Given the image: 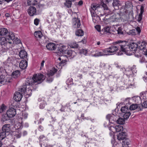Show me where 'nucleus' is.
Wrapping results in <instances>:
<instances>
[{"label":"nucleus","instance_id":"nucleus-14","mask_svg":"<svg viewBox=\"0 0 147 147\" xmlns=\"http://www.w3.org/2000/svg\"><path fill=\"white\" fill-rule=\"evenodd\" d=\"M10 32H8L7 30L5 28H0V35L1 36H4L6 35L8 36L9 33Z\"/></svg>","mask_w":147,"mask_h":147},{"label":"nucleus","instance_id":"nucleus-49","mask_svg":"<svg viewBox=\"0 0 147 147\" xmlns=\"http://www.w3.org/2000/svg\"><path fill=\"white\" fill-rule=\"evenodd\" d=\"M39 21V19L37 18L35 19L34 21V24L36 26L38 25V24Z\"/></svg>","mask_w":147,"mask_h":147},{"label":"nucleus","instance_id":"nucleus-53","mask_svg":"<svg viewBox=\"0 0 147 147\" xmlns=\"http://www.w3.org/2000/svg\"><path fill=\"white\" fill-rule=\"evenodd\" d=\"M45 106V104L44 103H41L40 105V108L41 109H43Z\"/></svg>","mask_w":147,"mask_h":147},{"label":"nucleus","instance_id":"nucleus-3","mask_svg":"<svg viewBox=\"0 0 147 147\" xmlns=\"http://www.w3.org/2000/svg\"><path fill=\"white\" fill-rule=\"evenodd\" d=\"M65 47L63 45H61L59 52H58V53H61L64 56L67 57H73L75 56V53L74 51H72L71 50H65Z\"/></svg>","mask_w":147,"mask_h":147},{"label":"nucleus","instance_id":"nucleus-60","mask_svg":"<svg viewBox=\"0 0 147 147\" xmlns=\"http://www.w3.org/2000/svg\"><path fill=\"white\" fill-rule=\"evenodd\" d=\"M135 56L136 57H139L140 56V54L136 53L135 54Z\"/></svg>","mask_w":147,"mask_h":147},{"label":"nucleus","instance_id":"nucleus-63","mask_svg":"<svg viewBox=\"0 0 147 147\" xmlns=\"http://www.w3.org/2000/svg\"><path fill=\"white\" fill-rule=\"evenodd\" d=\"M66 61L65 60H64L63 61H62L60 62V64H63V65H64V64L65 62Z\"/></svg>","mask_w":147,"mask_h":147},{"label":"nucleus","instance_id":"nucleus-24","mask_svg":"<svg viewBox=\"0 0 147 147\" xmlns=\"http://www.w3.org/2000/svg\"><path fill=\"white\" fill-rule=\"evenodd\" d=\"M57 69L55 68H53L52 70H51L48 71L47 74V76H52L54 75V74L57 71Z\"/></svg>","mask_w":147,"mask_h":147},{"label":"nucleus","instance_id":"nucleus-30","mask_svg":"<svg viewBox=\"0 0 147 147\" xmlns=\"http://www.w3.org/2000/svg\"><path fill=\"white\" fill-rule=\"evenodd\" d=\"M123 129V127L121 125H118L115 126V131L119 132L122 131Z\"/></svg>","mask_w":147,"mask_h":147},{"label":"nucleus","instance_id":"nucleus-17","mask_svg":"<svg viewBox=\"0 0 147 147\" xmlns=\"http://www.w3.org/2000/svg\"><path fill=\"white\" fill-rule=\"evenodd\" d=\"M112 5L115 9H118L119 8V6L120 5L119 1V0H113Z\"/></svg>","mask_w":147,"mask_h":147},{"label":"nucleus","instance_id":"nucleus-55","mask_svg":"<svg viewBox=\"0 0 147 147\" xmlns=\"http://www.w3.org/2000/svg\"><path fill=\"white\" fill-rule=\"evenodd\" d=\"M75 4H78V5L79 6H81L83 4V1L82 0H80L78 2L76 3Z\"/></svg>","mask_w":147,"mask_h":147},{"label":"nucleus","instance_id":"nucleus-2","mask_svg":"<svg viewBox=\"0 0 147 147\" xmlns=\"http://www.w3.org/2000/svg\"><path fill=\"white\" fill-rule=\"evenodd\" d=\"M44 76L41 74L34 75L33 78H28L25 84H24L21 87L19 88V92L23 94H24L26 92L27 86L32 85H36L41 83L45 79Z\"/></svg>","mask_w":147,"mask_h":147},{"label":"nucleus","instance_id":"nucleus-54","mask_svg":"<svg viewBox=\"0 0 147 147\" xmlns=\"http://www.w3.org/2000/svg\"><path fill=\"white\" fill-rule=\"evenodd\" d=\"M43 138L45 140H46V138L44 136L42 135L40 136L39 137V139L40 142H41L42 141V139Z\"/></svg>","mask_w":147,"mask_h":147},{"label":"nucleus","instance_id":"nucleus-32","mask_svg":"<svg viewBox=\"0 0 147 147\" xmlns=\"http://www.w3.org/2000/svg\"><path fill=\"white\" fill-rule=\"evenodd\" d=\"M7 133L4 131H2L0 133V140H2L6 137Z\"/></svg>","mask_w":147,"mask_h":147},{"label":"nucleus","instance_id":"nucleus-21","mask_svg":"<svg viewBox=\"0 0 147 147\" xmlns=\"http://www.w3.org/2000/svg\"><path fill=\"white\" fill-rule=\"evenodd\" d=\"M147 45L146 43L144 41L142 42L140 45L139 46V49L141 50H143L145 52V51L147 49H146V45Z\"/></svg>","mask_w":147,"mask_h":147},{"label":"nucleus","instance_id":"nucleus-61","mask_svg":"<svg viewBox=\"0 0 147 147\" xmlns=\"http://www.w3.org/2000/svg\"><path fill=\"white\" fill-rule=\"evenodd\" d=\"M43 129V127L42 126L40 125L39 127V130L40 131H41Z\"/></svg>","mask_w":147,"mask_h":147},{"label":"nucleus","instance_id":"nucleus-51","mask_svg":"<svg viewBox=\"0 0 147 147\" xmlns=\"http://www.w3.org/2000/svg\"><path fill=\"white\" fill-rule=\"evenodd\" d=\"M95 28L98 31L100 32V25H97L95 26Z\"/></svg>","mask_w":147,"mask_h":147},{"label":"nucleus","instance_id":"nucleus-44","mask_svg":"<svg viewBox=\"0 0 147 147\" xmlns=\"http://www.w3.org/2000/svg\"><path fill=\"white\" fill-rule=\"evenodd\" d=\"M47 82H50L53 81V78L51 76H47Z\"/></svg>","mask_w":147,"mask_h":147},{"label":"nucleus","instance_id":"nucleus-8","mask_svg":"<svg viewBox=\"0 0 147 147\" xmlns=\"http://www.w3.org/2000/svg\"><path fill=\"white\" fill-rule=\"evenodd\" d=\"M100 4L101 6L100 7L102 9V10H104L108 11L105 13L107 15L111 14V12L109 9V8L106 4L104 2L102 1L100 2Z\"/></svg>","mask_w":147,"mask_h":147},{"label":"nucleus","instance_id":"nucleus-48","mask_svg":"<svg viewBox=\"0 0 147 147\" xmlns=\"http://www.w3.org/2000/svg\"><path fill=\"white\" fill-rule=\"evenodd\" d=\"M145 75L143 76V78L144 81L146 82H147V72H145Z\"/></svg>","mask_w":147,"mask_h":147},{"label":"nucleus","instance_id":"nucleus-50","mask_svg":"<svg viewBox=\"0 0 147 147\" xmlns=\"http://www.w3.org/2000/svg\"><path fill=\"white\" fill-rule=\"evenodd\" d=\"M142 106L144 108H147V100L145 101L142 104Z\"/></svg>","mask_w":147,"mask_h":147},{"label":"nucleus","instance_id":"nucleus-5","mask_svg":"<svg viewBox=\"0 0 147 147\" xmlns=\"http://www.w3.org/2000/svg\"><path fill=\"white\" fill-rule=\"evenodd\" d=\"M91 8L93 11H95L96 13L100 14V16H102V14H100V11H102V8H101V5L100 4L97 3H93L91 5Z\"/></svg>","mask_w":147,"mask_h":147},{"label":"nucleus","instance_id":"nucleus-16","mask_svg":"<svg viewBox=\"0 0 147 147\" xmlns=\"http://www.w3.org/2000/svg\"><path fill=\"white\" fill-rule=\"evenodd\" d=\"M126 138L125 133L124 132H121L119 133L117 136V138L119 140H123Z\"/></svg>","mask_w":147,"mask_h":147},{"label":"nucleus","instance_id":"nucleus-18","mask_svg":"<svg viewBox=\"0 0 147 147\" xmlns=\"http://www.w3.org/2000/svg\"><path fill=\"white\" fill-rule=\"evenodd\" d=\"M144 55L140 59V61L141 63L144 62L147 64V50L144 52Z\"/></svg>","mask_w":147,"mask_h":147},{"label":"nucleus","instance_id":"nucleus-45","mask_svg":"<svg viewBox=\"0 0 147 147\" xmlns=\"http://www.w3.org/2000/svg\"><path fill=\"white\" fill-rule=\"evenodd\" d=\"M136 32H137L138 34H139L141 32V29L139 27H137L136 28L134 29Z\"/></svg>","mask_w":147,"mask_h":147},{"label":"nucleus","instance_id":"nucleus-13","mask_svg":"<svg viewBox=\"0 0 147 147\" xmlns=\"http://www.w3.org/2000/svg\"><path fill=\"white\" fill-rule=\"evenodd\" d=\"M28 62L25 60H22L19 63V66L22 69H26L27 67Z\"/></svg>","mask_w":147,"mask_h":147},{"label":"nucleus","instance_id":"nucleus-46","mask_svg":"<svg viewBox=\"0 0 147 147\" xmlns=\"http://www.w3.org/2000/svg\"><path fill=\"white\" fill-rule=\"evenodd\" d=\"M129 34H131L132 35H136V32L135 31L134 29H133L132 30L129 31Z\"/></svg>","mask_w":147,"mask_h":147},{"label":"nucleus","instance_id":"nucleus-33","mask_svg":"<svg viewBox=\"0 0 147 147\" xmlns=\"http://www.w3.org/2000/svg\"><path fill=\"white\" fill-rule=\"evenodd\" d=\"M117 123L119 124H123L125 123V120L124 118L123 119L121 118L120 117L117 121Z\"/></svg>","mask_w":147,"mask_h":147},{"label":"nucleus","instance_id":"nucleus-11","mask_svg":"<svg viewBox=\"0 0 147 147\" xmlns=\"http://www.w3.org/2000/svg\"><path fill=\"white\" fill-rule=\"evenodd\" d=\"M27 11L29 15L31 16H33L36 15V10L35 7L30 6L28 9Z\"/></svg>","mask_w":147,"mask_h":147},{"label":"nucleus","instance_id":"nucleus-10","mask_svg":"<svg viewBox=\"0 0 147 147\" xmlns=\"http://www.w3.org/2000/svg\"><path fill=\"white\" fill-rule=\"evenodd\" d=\"M7 115L11 118L14 117L16 114V110L13 108H10L7 111Z\"/></svg>","mask_w":147,"mask_h":147},{"label":"nucleus","instance_id":"nucleus-52","mask_svg":"<svg viewBox=\"0 0 147 147\" xmlns=\"http://www.w3.org/2000/svg\"><path fill=\"white\" fill-rule=\"evenodd\" d=\"M106 118L109 120V122H110V120L111 119H112V117L111 115L109 114L107 115Z\"/></svg>","mask_w":147,"mask_h":147},{"label":"nucleus","instance_id":"nucleus-12","mask_svg":"<svg viewBox=\"0 0 147 147\" xmlns=\"http://www.w3.org/2000/svg\"><path fill=\"white\" fill-rule=\"evenodd\" d=\"M22 93L19 92H15L13 97L14 100L17 102L20 101L22 97Z\"/></svg>","mask_w":147,"mask_h":147},{"label":"nucleus","instance_id":"nucleus-1","mask_svg":"<svg viewBox=\"0 0 147 147\" xmlns=\"http://www.w3.org/2000/svg\"><path fill=\"white\" fill-rule=\"evenodd\" d=\"M115 43L117 44V46L111 45L104 50V52L109 54V55H112V53L115 52L119 48L120 50L124 52L127 55H131L134 53L132 51H136L138 48V44L135 42H132L129 45L125 41L119 40L115 42Z\"/></svg>","mask_w":147,"mask_h":147},{"label":"nucleus","instance_id":"nucleus-40","mask_svg":"<svg viewBox=\"0 0 147 147\" xmlns=\"http://www.w3.org/2000/svg\"><path fill=\"white\" fill-rule=\"evenodd\" d=\"M100 17L97 15H96V16L92 17L93 21L94 23L98 22L100 20Z\"/></svg>","mask_w":147,"mask_h":147},{"label":"nucleus","instance_id":"nucleus-28","mask_svg":"<svg viewBox=\"0 0 147 147\" xmlns=\"http://www.w3.org/2000/svg\"><path fill=\"white\" fill-rule=\"evenodd\" d=\"M69 46L72 48H77L78 47V45L76 43L74 42H71L69 44Z\"/></svg>","mask_w":147,"mask_h":147},{"label":"nucleus","instance_id":"nucleus-19","mask_svg":"<svg viewBox=\"0 0 147 147\" xmlns=\"http://www.w3.org/2000/svg\"><path fill=\"white\" fill-rule=\"evenodd\" d=\"M10 126L9 124L5 125L2 127V131H4L8 133L10 130Z\"/></svg>","mask_w":147,"mask_h":147},{"label":"nucleus","instance_id":"nucleus-7","mask_svg":"<svg viewBox=\"0 0 147 147\" xmlns=\"http://www.w3.org/2000/svg\"><path fill=\"white\" fill-rule=\"evenodd\" d=\"M46 47L48 49L55 51L56 52L58 53V52H59L60 50L61 46H56L55 44L51 42L47 44Z\"/></svg>","mask_w":147,"mask_h":147},{"label":"nucleus","instance_id":"nucleus-22","mask_svg":"<svg viewBox=\"0 0 147 147\" xmlns=\"http://www.w3.org/2000/svg\"><path fill=\"white\" fill-rule=\"evenodd\" d=\"M7 36H6V38L2 37H0V45H4L6 43H8L9 41H7V40H8L7 38Z\"/></svg>","mask_w":147,"mask_h":147},{"label":"nucleus","instance_id":"nucleus-36","mask_svg":"<svg viewBox=\"0 0 147 147\" xmlns=\"http://www.w3.org/2000/svg\"><path fill=\"white\" fill-rule=\"evenodd\" d=\"M121 110L122 112L124 113H127V112H129L128 107L126 106L122 107L121 108Z\"/></svg>","mask_w":147,"mask_h":147},{"label":"nucleus","instance_id":"nucleus-57","mask_svg":"<svg viewBox=\"0 0 147 147\" xmlns=\"http://www.w3.org/2000/svg\"><path fill=\"white\" fill-rule=\"evenodd\" d=\"M113 1V0H105V2L107 4H109L110 2H111Z\"/></svg>","mask_w":147,"mask_h":147},{"label":"nucleus","instance_id":"nucleus-38","mask_svg":"<svg viewBox=\"0 0 147 147\" xmlns=\"http://www.w3.org/2000/svg\"><path fill=\"white\" fill-rule=\"evenodd\" d=\"M140 9H141L140 13L139 15L138 18V20H137L139 22H140L141 21V20L142 19V14L143 13V10L142 9V7H141Z\"/></svg>","mask_w":147,"mask_h":147},{"label":"nucleus","instance_id":"nucleus-47","mask_svg":"<svg viewBox=\"0 0 147 147\" xmlns=\"http://www.w3.org/2000/svg\"><path fill=\"white\" fill-rule=\"evenodd\" d=\"M109 129L113 132H114L115 131V127H114L113 126H111L109 127Z\"/></svg>","mask_w":147,"mask_h":147},{"label":"nucleus","instance_id":"nucleus-29","mask_svg":"<svg viewBox=\"0 0 147 147\" xmlns=\"http://www.w3.org/2000/svg\"><path fill=\"white\" fill-rule=\"evenodd\" d=\"M20 75V72L18 70L14 71L12 73V76L14 78H16Z\"/></svg>","mask_w":147,"mask_h":147},{"label":"nucleus","instance_id":"nucleus-35","mask_svg":"<svg viewBox=\"0 0 147 147\" xmlns=\"http://www.w3.org/2000/svg\"><path fill=\"white\" fill-rule=\"evenodd\" d=\"M72 2L69 1L67 0L64 3L65 5L67 8H69L71 7Z\"/></svg>","mask_w":147,"mask_h":147},{"label":"nucleus","instance_id":"nucleus-20","mask_svg":"<svg viewBox=\"0 0 147 147\" xmlns=\"http://www.w3.org/2000/svg\"><path fill=\"white\" fill-rule=\"evenodd\" d=\"M19 55L21 58L23 59L27 57V54L25 51L24 50H22L20 52Z\"/></svg>","mask_w":147,"mask_h":147},{"label":"nucleus","instance_id":"nucleus-9","mask_svg":"<svg viewBox=\"0 0 147 147\" xmlns=\"http://www.w3.org/2000/svg\"><path fill=\"white\" fill-rule=\"evenodd\" d=\"M72 21L73 26L74 28H78L80 27L81 24L79 19L74 18L73 19Z\"/></svg>","mask_w":147,"mask_h":147},{"label":"nucleus","instance_id":"nucleus-6","mask_svg":"<svg viewBox=\"0 0 147 147\" xmlns=\"http://www.w3.org/2000/svg\"><path fill=\"white\" fill-rule=\"evenodd\" d=\"M12 81L10 77L7 75H1L0 76V83L3 85L10 83Z\"/></svg>","mask_w":147,"mask_h":147},{"label":"nucleus","instance_id":"nucleus-62","mask_svg":"<svg viewBox=\"0 0 147 147\" xmlns=\"http://www.w3.org/2000/svg\"><path fill=\"white\" fill-rule=\"evenodd\" d=\"M27 131H23V136H25L27 135Z\"/></svg>","mask_w":147,"mask_h":147},{"label":"nucleus","instance_id":"nucleus-23","mask_svg":"<svg viewBox=\"0 0 147 147\" xmlns=\"http://www.w3.org/2000/svg\"><path fill=\"white\" fill-rule=\"evenodd\" d=\"M138 109L140 110H141V107L138 106L136 104H133L130 107L129 109L130 110H134L136 109Z\"/></svg>","mask_w":147,"mask_h":147},{"label":"nucleus","instance_id":"nucleus-59","mask_svg":"<svg viewBox=\"0 0 147 147\" xmlns=\"http://www.w3.org/2000/svg\"><path fill=\"white\" fill-rule=\"evenodd\" d=\"M45 63V61L44 60H42L41 63V67L40 68L42 67H43L44 66V63Z\"/></svg>","mask_w":147,"mask_h":147},{"label":"nucleus","instance_id":"nucleus-31","mask_svg":"<svg viewBox=\"0 0 147 147\" xmlns=\"http://www.w3.org/2000/svg\"><path fill=\"white\" fill-rule=\"evenodd\" d=\"M76 34L78 36H82L84 34L83 31L82 30H78L76 32Z\"/></svg>","mask_w":147,"mask_h":147},{"label":"nucleus","instance_id":"nucleus-27","mask_svg":"<svg viewBox=\"0 0 147 147\" xmlns=\"http://www.w3.org/2000/svg\"><path fill=\"white\" fill-rule=\"evenodd\" d=\"M34 35L36 38H40L42 36V34L40 31H36L34 33Z\"/></svg>","mask_w":147,"mask_h":147},{"label":"nucleus","instance_id":"nucleus-4","mask_svg":"<svg viewBox=\"0 0 147 147\" xmlns=\"http://www.w3.org/2000/svg\"><path fill=\"white\" fill-rule=\"evenodd\" d=\"M7 38L8 40H11V41H9L8 43L9 44L16 43V44H19L21 42V40L18 38H15L14 34L12 32L9 33L8 35L7 36Z\"/></svg>","mask_w":147,"mask_h":147},{"label":"nucleus","instance_id":"nucleus-34","mask_svg":"<svg viewBox=\"0 0 147 147\" xmlns=\"http://www.w3.org/2000/svg\"><path fill=\"white\" fill-rule=\"evenodd\" d=\"M7 108V107L4 104H2L0 106V113L4 112Z\"/></svg>","mask_w":147,"mask_h":147},{"label":"nucleus","instance_id":"nucleus-56","mask_svg":"<svg viewBox=\"0 0 147 147\" xmlns=\"http://www.w3.org/2000/svg\"><path fill=\"white\" fill-rule=\"evenodd\" d=\"M90 12L91 13V16L92 17L96 16V14H95V11H93L92 9H91L90 10Z\"/></svg>","mask_w":147,"mask_h":147},{"label":"nucleus","instance_id":"nucleus-42","mask_svg":"<svg viewBox=\"0 0 147 147\" xmlns=\"http://www.w3.org/2000/svg\"><path fill=\"white\" fill-rule=\"evenodd\" d=\"M24 94L30 96L32 94V90L28 88L27 89H26V92Z\"/></svg>","mask_w":147,"mask_h":147},{"label":"nucleus","instance_id":"nucleus-37","mask_svg":"<svg viewBox=\"0 0 147 147\" xmlns=\"http://www.w3.org/2000/svg\"><path fill=\"white\" fill-rule=\"evenodd\" d=\"M110 31V28L109 27H105L101 31V32L103 33H107L109 32Z\"/></svg>","mask_w":147,"mask_h":147},{"label":"nucleus","instance_id":"nucleus-15","mask_svg":"<svg viewBox=\"0 0 147 147\" xmlns=\"http://www.w3.org/2000/svg\"><path fill=\"white\" fill-rule=\"evenodd\" d=\"M107 55H109V54L108 53H105L104 52V51H103V52L96 51H95V54H94L93 56H94L96 57L101 56H105Z\"/></svg>","mask_w":147,"mask_h":147},{"label":"nucleus","instance_id":"nucleus-64","mask_svg":"<svg viewBox=\"0 0 147 147\" xmlns=\"http://www.w3.org/2000/svg\"><path fill=\"white\" fill-rule=\"evenodd\" d=\"M5 16L7 17H9L10 16V15L9 13H7L5 14Z\"/></svg>","mask_w":147,"mask_h":147},{"label":"nucleus","instance_id":"nucleus-39","mask_svg":"<svg viewBox=\"0 0 147 147\" xmlns=\"http://www.w3.org/2000/svg\"><path fill=\"white\" fill-rule=\"evenodd\" d=\"M36 3L37 1L36 0H28L27 1V3L28 5H34Z\"/></svg>","mask_w":147,"mask_h":147},{"label":"nucleus","instance_id":"nucleus-43","mask_svg":"<svg viewBox=\"0 0 147 147\" xmlns=\"http://www.w3.org/2000/svg\"><path fill=\"white\" fill-rule=\"evenodd\" d=\"M117 31L118 34H123V32L122 31V28L121 27H119Z\"/></svg>","mask_w":147,"mask_h":147},{"label":"nucleus","instance_id":"nucleus-26","mask_svg":"<svg viewBox=\"0 0 147 147\" xmlns=\"http://www.w3.org/2000/svg\"><path fill=\"white\" fill-rule=\"evenodd\" d=\"M10 118H11V117L9 116V115H7L6 113V114L2 115L1 120L2 121H5L9 120Z\"/></svg>","mask_w":147,"mask_h":147},{"label":"nucleus","instance_id":"nucleus-41","mask_svg":"<svg viewBox=\"0 0 147 147\" xmlns=\"http://www.w3.org/2000/svg\"><path fill=\"white\" fill-rule=\"evenodd\" d=\"M130 115L131 113L130 112H127V113H124V114L123 116V117L125 119H127L129 118Z\"/></svg>","mask_w":147,"mask_h":147},{"label":"nucleus","instance_id":"nucleus-58","mask_svg":"<svg viewBox=\"0 0 147 147\" xmlns=\"http://www.w3.org/2000/svg\"><path fill=\"white\" fill-rule=\"evenodd\" d=\"M28 116V114H24L23 115V117L24 119H26Z\"/></svg>","mask_w":147,"mask_h":147},{"label":"nucleus","instance_id":"nucleus-25","mask_svg":"<svg viewBox=\"0 0 147 147\" xmlns=\"http://www.w3.org/2000/svg\"><path fill=\"white\" fill-rule=\"evenodd\" d=\"M22 135V131L21 130V126L20 127L18 131L15 132V136L17 138H19L21 137Z\"/></svg>","mask_w":147,"mask_h":147}]
</instances>
